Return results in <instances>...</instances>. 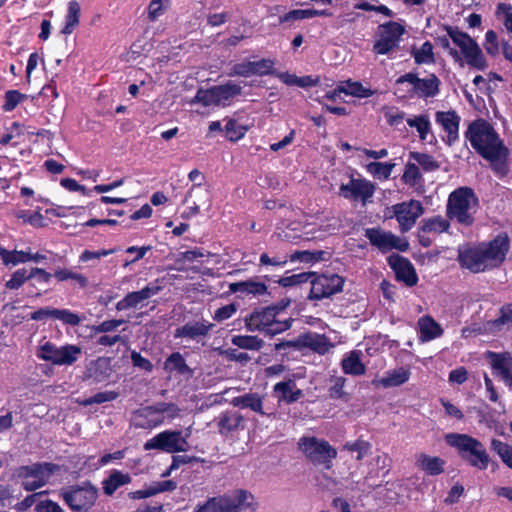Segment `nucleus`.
<instances>
[{
	"mask_svg": "<svg viewBox=\"0 0 512 512\" xmlns=\"http://www.w3.org/2000/svg\"><path fill=\"white\" fill-rule=\"evenodd\" d=\"M275 62L272 59L262 58L258 61H243L232 65L227 73L229 77H251L273 75Z\"/></svg>",
	"mask_w": 512,
	"mask_h": 512,
	"instance_id": "14",
	"label": "nucleus"
},
{
	"mask_svg": "<svg viewBox=\"0 0 512 512\" xmlns=\"http://www.w3.org/2000/svg\"><path fill=\"white\" fill-rule=\"evenodd\" d=\"M163 369L168 373L176 372L182 376H192L193 370L180 352L171 353L164 361Z\"/></svg>",
	"mask_w": 512,
	"mask_h": 512,
	"instance_id": "35",
	"label": "nucleus"
},
{
	"mask_svg": "<svg viewBox=\"0 0 512 512\" xmlns=\"http://www.w3.org/2000/svg\"><path fill=\"white\" fill-rule=\"evenodd\" d=\"M315 274L311 272H301L290 276L281 277L277 282L282 287H293L306 283Z\"/></svg>",
	"mask_w": 512,
	"mask_h": 512,
	"instance_id": "54",
	"label": "nucleus"
},
{
	"mask_svg": "<svg viewBox=\"0 0 512 512\" xmlns=\"http://www.w3.org/2000/svg\"><path fill=\"white\" fill-rule=\"evenodd\" d=\"M392 209L394 216L399 223L400 230L403 233L408 232L424 212L422 203L414 199H411L408 202L395 204Z\"/></svg>",
	"mask_w": 512,
	"mask_h": 512,
	"instance_id": "15",
	"label": "nucleus"
},
{
	"mask_svg": "<svg viewBox=\"0 0 512 512\" xmlns=\"http://www.w3.org/2000/svg\"><path fill=\"white\" fill-rule=\"evenodd\" d=\"M118 396H119V393L116 391H103V392L96 393L95 395L81 401L80 403L83 406H89L92 404H101V403L113 401V400L117 399Z\"/></svg>",
	"mask_w": 512,
	"mask_h": 512,
	"instance_id": "56",
	"label": "nucleus"
},
{
	"mask_svg": "<svg viewBox=\"0 0 512 512\" xmlns=\"http://www.w3.org/2000/svg\"><path fill=\"white\" fill-rule=\"evenodd\" d=\"M160 291V286L148 284L139 291L129 292L123 299L117 302L116 309L122 311L137 307L138 304L158 294Z\"/></svg>",
	"mask_w": 512,
	"mask_h": 512,
	"instance_id": "26",
	"label": "nucleus"
},
{
	"mask_svg": "<svg viewBox=\"0 0 512 512\" xmlns=\"http://www.w3.org/2000/svg\"><path fill=\"white\" fill-rule=\"evenodd\" d=\"M231 404L240 409H250L261 416L271 415L264 411V396L259 393L250 392L236 396L232 398Z\"/></svg>",
	"mask_w": 512,
	"mask_h": 512,
	"instance_id": "28",
	"label": "nucleus"
},
{
	"mask_svg": "<svg viewBox=\"0 0 512 512\" xmlns=\"http://www.w3.org/2000/svg\"><path fill=\"white\" fill-rule=\"evenodd\" d=\"M446 443L457 451L460 459L472 468L486 470L492 462L485 445L477 438L464 433H449L445 436Z\"/></svg>",
	"mask_w": 512,
	"mask_h": 512,
	"instance_id": "3",
	"label": "nucleus"
},
{
	"mask_svg": "<svg viewBox=\"0 0 512 512\" xmlns=\"http://www.w3.org/2000/svg\"><path fill=\"white\" fill-rule=\"evenodd\" d=\"M490 268L500 266L506 259L510 249V239L506 233H499L488 243L481 245Z\"/></svg>",
	"mask_w": 512,
	"mask_h": 512,
	"instance_id": "17",
	"label": "nucleus"
},
{
	"mask_svg": "<svg viewBox=\"0 0 512 512\" xmlns=\"http://www.w3.org/2000/svg\"><path fill=\"white\" fill-rule=\"evenodd\" d=\"M189 443L180 430H164L146 441L145 450H160L167 453L185 452Z\"/></svg>",
	"mask_w": 512,
	"mask_h": 512,
	"instance_id": "9",
	"label": "nucleus"
},
{
	"mask_svg": "<svg viewBox=\"0 0 512 512\" xmlns=\"http://www.w3.org/2000/svg\"><path fill=\"white\" fill-rule=\"evenodd\" d=\"M274 392L278 394L280 400H284L287 403L296 402L302 396V391L296 389V383L292 379L276 383L274 385Z\"/></svg>",
	"mask_w": 512,
	"mask_h": 512,
	"instance_id": "36",
	"label": "nucleus"
},
{
	"mask_svg": "<svg viewBox=\"0 0 512 512\" xmlns=\"http://www.w3.org/2000/svg\"><path fill=\"white\" fill-rule=\"evenodd\" d=\"M170 0H151L148 5V19L152 22L156 21L169 5Z\"/></svg>",
	"mask_w": 512,
	"mask_h": 512,
	"instance_id": "61",
	"label": "nucleus"
},
{
	"mask_svg": "<svg viewBox=\"0 0 512 512\" xmlns=\"http://www.w3.org/2000/svg\"><path fill=\"white\" fill-rule=\"evenodd\" d=\"M126 321L124 319H110L105 320L98 325H93L91 327V336L112 332L117 329L119 326L123 325Z\"/></svg>",
	"mask_w": 512,
	"mask_h": 512,
	"instance_id": "55",
	"label": "nucleus"
},
{
	"mask_svg": "<svg viewBox=\"0 0 512 512\" xmlns=\"http://www.w3.org/2000/svg\"><path fill=\"white\" fill-rule=\"evenodd\" d=\"M464 137L483 159L490 162L491 170L499 177L509 173V149L490 122L477 118L469 123Z\"/></svg>",
	"mask_w": 512,
	"mask_h": 512,
	"instance_id": "1",
	"label": "nucleus"
},
{
	"mask_svg": "<svg viewBox=\"0 0 512 512\" xmlns=\"http://www.w3.org/2000/svg\"><path fill=\"white\" fill-rule=\"evenodd\" d=\"M313 18V8L294 9L279 17V23H287L296 20Z\"/></svg>",
	"mask_w": 512,
	"mask_h": 512,
	"instance_id": "58",
	"label": "nucleus"
},
{
	"mask_svg": "<svg viewBox=\"0 0 512 512\" xmlns=\"http://www.w3.org/2000/svg\"><path fill=\"white\" fill-rule=\"evenodd\" d=\"M275 308L266 306L254 309L245 318V326L250 332H260L266 335L273 317L275 315Z\"/></svg>",
	"mask_w": 512,
	"mask_h": 512,
	"instance_id": "22",
	"label": "nucleus"
},
{
	"mask_svg": "<svg viewBox=\"0 0 512 512\" xmlns=\"http://www.w3.org/2000/svg\"><path fill=\"white\" fill-rule=\"evenodd\" d=\"M81 15L80 4L72 0L68 3L67 13L65 15V23L61 29V33L64 35H70L79 26Z\"/></svg>",
	"mask_w": 512,
	"mask_h": 512,
	"instance_id": "40",
	"label": "nucleus"
},
{
	"mask_svg": "<svg viewBox=\"0 0 512 512\" xmlns=\"http://www.w3.org/2000/svg\"><path fill=\"white\" fill-rule=\"evenodd\" d=\"M212 327L213 324L205 319H201L200 321L187 322L175 330L174 337L197 340L199 338L206 337Z\"/></svg>",
	"mask_w": 512,
	"mask_h": 512,
	"instance_id": "25",
	"label": "nucleus"
},
{
	"mask_svg": "<svg viewBox=\"0 0 512 512\" xmlns=\"http://www.w3.org/2000/svg\"><path fill=\"white\" fill-rule=\"evenodd\" d=\"M442 30L446 34L435 37V41L443 49L448 50L449 55L455 61H460L461 57L459 52L450 46L449 39L460 48L461 54L469 67L479 71H484L488 67L487 60L479 44L467 33L460 31L456 26L448 24L442 25Z\"/></svg>",
	"mask_w": 512,
	"mask_h": 512,
	"instance_id": "2",
	"label": "nucleus"
},
{
	"mask_svg": "<svg viewBox=\"0 0 512 512\" xmlns=\"http://www.w3.org/2000/svg\"><path fill=\"white\" fill-rule=\"evenodd\" d=\"M379 29L380 38L375 41L373 51L379 55H387L398 47L405 28L400 23L388 21L380 25Z\"/></svg>",
	"mask_w": 512,
	"mask_h": 512,
	"instance_id": "11",
	"label": "nucleus"
},
{
	"mask_svg": "<svg viewBox=\"0 0 512 512\" xmlns=\"http://www.w3.org/2000/svg\"><path fill=\"white\" fill-rule=\"evenodd\" d=\"M419 228L423 232L433 233V234H441L447 232L450 228V222L448 219L436 215L430 218L422 219Z\"/></svg>",
	"mask_w": 512,
	"mask_h": 512,
	"instance_id": "42",
	"label": "nucleus"
},
{
	"mask_svg": "<svg viewBox=\"0 0 512 512\" xmlns=\"http://www.w3.org/2000/svg\"><path fill=\"white\" fill-rule=\"evenodd\" d=\"M409 83L412 87L406 91L409 97H418L422 99L434 98L440 93L441 81L434 73L426 78H420L416 73L408 72L399 76L395 84L401 85Z\"/></svg>",
	"mask_w": 512,
	"mask_h": 512,
	"instance_id": "7",
	"label": "nucleus"
},
{
	"mask_svg": "<svg viewBox=\"0 0 512 512\" xmlns=\"http://www.w3.org/2000/svg\"><path fill=\"white\" fill-rule=\"evenodd\" d=\"M445 460L438 456H430L426 453H421L416 460V466L421 471L431 476H437L445 471Z\"/></svg>",
	"mask_w": 512,
	"mask_h": 512,
	"instance_id": "32",
	"label": "nucleus"
},
{
	"mask_svg": "<svg viewBox=\"0 0 512 512\" xmlns=\"http://www.w3.org/2000/svg\"><path fill=\"white\" fill-rule=\"evenodd\" d=\"M419 339L421 342H429L443 334V329L431 316L425 315L418 321Z\"/></svg>",
	"mask_w": 512,
	"mask_h": 512,
	"instance_id": "34",
	"label": "nucleus"
},
{
	"mask_svg": "<svg viewBox=\"0 0 512 512\" xmlns=\"http://www.w3.org/2000/svg\"><path fill=\"white\" fill-rule=\"evenodd\" d=\"M297 345L299 350L308 348L320 355L327 353L330 347L329 340L324 334L311 331L300 334L297 338Z\"/></svg>",
	"mask_w": 512,
	"mask_h": 512,
	"instance_id": "27",
	"label": "nucleus"
},
{
	"mask_svg": "<svg viewBox=\"0 0 512 512\" xmlns=\"http://www.w3.org/2000/svg\"><path fill=\"white\" fill-rule=\"evenodd\" d=\"M56 465L53 463H35L20 468L23 478V487L27 491H34L47 483L48 477L54 473Z\"/></svg>",
	"mask_w": 512,
	"mask_h": 512,
	"instance_id": "12",
	"label": "nucleus"
},
{
	"mask_svg": "<svg viewBox=\"0 0 512 512\" xmlns=\"http://www.w3.org/2000/svg\"><path fill=\"white\" fill-rule=\"evenodd\" d=\"M402 178L403 181L410 186L417 185L422 179L419 167L414 163H407Z\"/></svg>",
	"mask_w": 512,
	"mask_h": 512,
	"instance_id": "59",
	"label": "nucleus"
},
{
	"mask_svg": "<svg viewBox=\"0 0 512 512\" xmlns=\"http://www.w3.org/2000/svg\"><path fill=\"white\" fill-rule=\"evenodd\" d=\"M247 129L240 125L235 119H229L225 124V132L228 140L236 142L244 137Z\"/></svg>",
	"mask_w": 512,
	"mask_h": 512,
	"instance_id": "52",
	"label": "nucleus"
},
{
	"mask_svg": "<svg viewBox=\"0 0 512 512\" xmlns=\"http://www.w3.org/2000/svg\"><path fill=\"white\" fill-rule=\"evenodd\" d=\"M478 205L479 199L471 187H458L448 196L446 216L461 225L471 226L475 221L474 214Z\"/></svg>",
	"mask_w": 512,
	"mask_h": 512,
	"instance_id": "4",
	"label": "nucleus"
},
{
	"mask_svg": "<svg viewBox=\"0 0 512 512\" xmlns=\"http://www.w3.org/2000/svg\"><path fill=\"white\" fill-rule=\"evenodd\" d=\"M221 495L209 497L204 503H199L194 512H220Z\"/></svg>",
	"mask_w": 512,
	"mask_h": 512,
	"instance_id": "62",
	"label": "nucleus"
},
{
	"mask_svg": "<svg viewBox=\"0 0 512 512\" xmlns=\"http://www.w3.org/2000/svg\"><path fill=\"white\" fill-rule=\"evenodd\" d=\"M406 121L408 126L417 130L419 138L422 141L427 139V135L431 130V123L426 115H419L413 118H408Z\"/></svg>",
	"mask_w": 512,
	"mask_h": 512,
	"instance_id": "49",
	"label": "nucleus"
},
{
	"mask_svg": "<svg viewBox=\"0 0 512 512\" xmlns=\"http://www.w3.org/2000/svg\"><path fill=\"white\" fill-rule=\"evenodd\" d=\"M293 319L288 318L285 320H279L277 317H273L271 321V325L269 326V329L267 330V333L265 336L273 337L277 334L283 333L287 330H289L292 326Z\"/></svg>",
	"mask_w": 512,
	"mask_h": 512,
	"instance_id": "60",
	"label": "nucleus"
},
{
	"mask_svg": "<svg viewBox=\"0 0 512 512\" xmlns=\"http://www.w3.org/2000/svg\"><path fill=\"white\" fill-rule=\"evenodd\" d=\"M343 449L350 452H357L356 460L361 461L371 453L372 445L370 442L358 438L355 441H347L343 445Z\"/></svg>",
	"mask_w": 512,
	"mask_h": 512,
	"instance_id": "46",
	"label": "nucleus"
},
{
	"mask_svg": "<svg viewBox=\"0 0 512 512\" xmlns=\"http://www.w3.org/2000/svg\"><path fill=\"white\" fill-rule=\"evenodd\" d=\"M388 264L395 273V278L407 287H414L418 283V275L411 261L399 254L388 257Z\"/></svg>",
	"mask_w": 512,
	"mask_h": 512,
	"instance_id": "19",
	"label": "nucleus"
},
{
	"mask_svg": "<svg viewBox=\"0 0 512 512\" xmlns=\"http://www.w3.org/2000/svg\"><path fill=\"white\" fill-rule=\"evenodd\" d=\"M53 319L59 320L66 325L77 326L81 322V318L77 313L69 309L54 308Z\"/></svg>",
	"mask_w": 512,
	"mask_h": 512,
	"instance_id": "53",
	"label": "nucleus"
},
{
	"mask_svg": "<svg viewBox=\"0 0 512 512\" xmlns=\"http://www.w3.org/2000/svg\"><path fill=\"white\" fill-rule=\"evenodd\" d=\"M132 477L129 473H124L121 470L113 469L107 478L102 481L103 493L106 496H112L122 486L130 484Z\"/></svg>",
	"mask_w": 512,
	"mask_h": 512,
	"instance_id": "31",
	"label": "nucleus"
},
{
	"mask_svg": "<svg viewBox=\"0 0 512 512\" xmlns=\"http://www.w3.org/2000/svg\"><path fill=\"white\" fill-rule=\"evenodd\" d=\"M60 496L73 512H89L98 498V490L90 481H84L62 488Z\"/></svg>",
	"mask_w": 512,
	"mask_h": 512,
	"instance_id": "6",
	"label": "nucleus"
},
{
	"mask_svg": "<svg viewBox=\"0 0 512 512\" xmlns=\"http://www.w3.org/2000/svg\"><path fill=\"white\" fill-rule=\"evenodd\" d=\"M220 512H256L254 496L243 489L221 495Z\"/></svg>",
	"mask_w": 512,
	"mask_h": 512,
	"instance_id": "13",
	"label": "nucleus"
},
{
	"mask_svg": "<svg viewBox=\"0 0 512 512\" xmlns=\"http://www.w3.org/2000/svg\"><path fill=\"white\" fill-rule=\"evenodd\" d=\"M394 166V163L389 162H370L367 164L366 169L375 178L387 180L390 177Z\"/></svg>",
	"mask_w": 512,
	"mask_h": 512,
	"instance_id": "47",
	"label": "nucleus"
},
{
	"mask_svg": "<svg viewBox=\"0 0 512 512\" xmlns=\"http://www.w3.org/2000/svg\"><path fill=\"white\" fill-rule=\"evenodd\" d=\"M308 295L310 300H322L342 291L344 278L338 274L313 276Z\"/></svg>",
	"mask_w": 512,
	"mask_h": 512,
	"instance_id": "10",
	"label": "nucleus"
},
{
	"mask_svg": "<svg viewBox=\"0 0 512 512\" xmlns=\"http://www.w3.org/2000/svg\"><path fill=\"white\" fill-rule=\"evenodd\" d=\"M496 13L497 15H504L503 24L508 33L512 34V5L506 3H499L496 8Z\"/></svg>",
	"mask_w": 512,
	"mask_h": 512,
	"instance_id": "64",
	"label": "nucleus"
},
{
	"mask_svg": "<svg viewBox=\"0 0 512 512\" xmlns=\"http://www.w3.org/2000/svg\"><path fill=\"white\" fill-rule=\"evenodd\" d=\"M27 96L18 90H8L4 95L3 111H13Z\"/></svg>",
	"mask_w": 512,
	"mask_h": 512,
	"instance_id": "51",
	"label": "nucleus"
},
{
	"mask_svg": "<svg viewBox=\"0 0 512 512\" xmlns=\"http://www.w3.org/2000/svg\"><path fill=\"white\" fill-rule=\"evenodd\" d=\"M365 236L370 241L371 245L377 247L382 252L398 249L400 251H406L408 243L404 242L400 244V239L392 233H385L379 229L369 228L365 232Z\"/></svg>",
	"mask_w": 512,
	"mask_h": 512,
	"instance_id": "23",
	"label": "nucleus"
},
{
	"mask_svg": "<svg viewBox=\"0 0 512 512\" xmlns=\"http://www.w3.org/2000/svg\"><path fill=\"white\" fill-rule=\"evenodd\" d=\"M491 450L495 452L508 468L512 469V446L499 439L491 440Z\"/></svg>",
	"mask_w": 512,
	"mask_h": 512,
	"instance_id": "45",
	"label": "nucleus"
},
{
	"mask_svg": "<svg viewBox=\"0 0 512 512\" xmlns=\"http://www.w3.org/2000/svg\"><path fill=\"white\" fill-rule=\"evenodd\" d=\"M409 157L415 160L425 172H432L439 169L440 165L435 158L427 153L412 151Z\"/></svg>",
	"mask_w": 512,
	"mask_h": 512,
	"instance_id": "48",
	"label": "nucleus"
},
{
	"mask_svg": "<svg viewBox=\"0 0 512 512\" xmlns=\"http://www.w3.org/2000/svg\"><path fill=\"white\" fill-rule=\"evenodd\" d=\"M435 121L447 134L446 138L443 139L445 144L453 146L459 140L460 116L455 110L437 111Z\"/></svg>",
	"mask_w": 512,
	"mask_h": 512,
	"instance_id": "20",
	"label": "nucleus"
},
{
	"mask_svg": "<svg viewBox=\"0 0 512 512\" xmlns=\"http://www.w3.org/2000/svg\"><path fill=\"white\" fill-rule=\"evenodd\" d=\"M81 353L82 350L79 346L67 344L57 347L55 344L47 341L39 346L36 356L41 360L61 366L74 364Z\"/></svg>",
	"mask_w": 512,
	"mask_h": 512,
	"instance_id": "8",
	"label": "nucleus"
},
{
	"mask_svg": "<svg viewBox=\"0 0 512 512\" xmlns=\"http://www.w3.org/2000/svg\"><path fill=\"white\" fill-rule=\"evenodd\" d=\"M360 355V351L353 350L342 359L341 367L345 374L353 376L365 374L366 367L362 363Z\"/></svg>",
	"mask_w": 512,
	"mask_h": 512,
	"instance_id": "37",
	"label": "nucleus"
},
{
	"mask_svg": "<svg viewBox=\"0 0 512 512\" xmlns=\"http://www.w3.org/2000/svg\"><path fill=\"white\" fill-rule=\"evenodd\" d=\"M496 326L512 327V303L505 304L500 308L499 317L494 321Z\"/></svg>",
	"mask_w": 512,
	"mask_h": 512,
	"instance_id": "63",
	"label": "nucleus"
},
{
	"mask_svg": "<svg viewBox=\"0 0 512 512\" xmlns=\"http://www.w3.org/2000/svg\"><path fill=\"white\" fill-rule=\"evenodd\" d=\"M112 373L111 358L98 357L87 365V376L96 382H103Z\"/></svg>",
	"mask_w": 512,
	"mask_h": 512,
	"instance_id": "30",
	"label": "nucleus"
},
{
	"mask_svg": "<svg viewBox=\"0 0 512 512\" xmlns=\"http://www.w3.org/2000/svg\"><path fill=\"white\" fill-rule=\"evenodd\" d=\"M193 101L202 104L204 107L217 106L214 86L208 89H198Z\"/></svg>",
	"mask_w": 512,
	"mask_h": 512,
	"instance_id": "57",
	"label": "nucleus"
},
{
	"mask_svg": "<svg viewBox=\"0 0 512 512\" xmlns=\"http://www.w3.org/2000/svg\"><path fill=\"white\" fill-rule=\"evenodd\" d=\"M0 259L5 266L18 265L30 262V252L19 250H7L0 247Z\"/></svg>",
	"mask_w": 512,
	"mask_h": 512,
	"instance_id": "43",
	"label": "nucleus"
},
{
	"mask_svg": "<svg viewBox=\"0 0 512 512\" xmlns=\"http://www.w3.org/2000/svg\"><path fill=\"white\" fill-rule=\"evenodd\" d=\"M491 366L505 385L512 389V357L491 353Z\"/></svg>",
	"mask_w": 512,
	"mask_h": 512,
	"instance_id": "29",
	"label": "nucleus"
},
{
	"mask_svg": "<svg viewBox=\"0 0 512 512\" xmlns=\"http://www.w3.org/2000/svg\"><path fill=\"white\" fill-rule=\"evenodd\" d=\"M410 378V371L405 367L389 370L378 382L384 388L398 387L406 383Z\"/></svg>",
	"mask_w": 512,
	"mask_h": 512,
	"instance_id": "38",
	"label": "nucleus"
},
{
	"mask_svg": "<svg viewBox=\"0 0 512 512\" xmlns=\"http://www.w3.org/2000/svg\"><path fill=\"white\" fill-rule=\"evenodd\" d=\"M337 91L343 92L345 95L354 96L357 98H368L375 94L374 90L366 88L359 81H352L351 79L341 81L337 85Z\"/></svg>",
	"mask_w": 512,
	"mask_h": 512,
	"instance_id": "39",
	"label": "nucleus"
},
{
	"mask_svg": "<svg viewBox=\"0 0 512 512\" xmlns=\"http://www.w3.org/2000/svg\"><path fill=\"white\" fill-rule=\"evenodd\" d=\"M231 343L240 349L253 351H259L264 346V341L255 335H234Z\"/></svg>",
	"mask_w": 512,
	"mask_h": 512,
	"instance_id": "44",
	"label": "nucleus"
},
{
	"mask_svg": "<svg viewBox=\"0 0 512 512\" xmlns=\"http://www.w3.org/2000/svg\"><path fill=\"white\" fill-rule=\"evenodd\" d=\"M298 447L306 459L314 466L329 470L337 457V450L326 440L315 436H303L298 441Z\"/></svg>",
	"mask_w": 512,
	"mask_h": 512,
	"instance_id": "5",
	"label": "nucleus"
},
{
	"mask_svg": "<svg viewBox=\"0 0 512 512\" xmlns=\"http://www.w3.org/2000/svg\"><path fill=\"white\" fill-rule=\"evenodd\" d=\"M458 261L461 267L466 268L473 273H479L491 269L481 245L459 250Z\"/></svg>",
	"mask_w": 512,
	"mask_h": 512,
	"instance_id": "21",
	"label": "nucleus"
},
{
	"mask_svg": "<svg viewBox=\"0 0 512 512\" xmlns=\"http://www.w3.org/2000/svg\"><path fill=\"white\" fill-rule=\"evenodd\" d=\"M375 189V184L365 178H351L349 183L341 184L339 194L345 199L365 204L373 197Z\"/></svg>",
	"mask_w": 512,
	"mask_h": 512,
	"instance_id": "16",
	"label": "nucleus"
},
{
	"mask_svg": "<svg viewBox=\"0 0 512 512\" xmlns=\"http://www.w3.org/2000/svg\"><path fill=\"white\" fill-rule=\"evenodd\" d=\"M30 271L25 268L17 269L11 275V278L6 281L5 288L9 290H18L22 287L27 281L31 280Z\"/></svg>",
	"mask_w": 512,
	"mask_h": 512,
	"instance_id": "50",
	"label": "nucleus"
},
{
	"mask_svg": "<svg viewBox=\"0 0 512 512\" xmlns=\"http://www.w3.org/2000/svg\"><path fill=\"white\" fill-rule=\"evenodd\" d=\"M215 421L219 434L225 437L245 427L243 415L235 410L221 412Z\"/></svg>",
	"mask_w": 512,
	"mask_h": 512,
	"instance_id": "24",
	"label": "nucleus"
},
{
	"mask_svg": "<svg viewBox=\"0 0 512 512\" xmlns=\"http://www.w3.org/2000/svg\"><path fill=\"white\" fill-rule=\"evenodd\" d=\"M411 55L417 65H434L436 63L434 47L430 41H425L419 48L413 47Z\"/></svg>",
	"mask_w": 512,
	"mask_h": 512,
	"instance_id": "41",
	"label": "nucleus"
},
{
	"mask_svg": "<svg viewBox=\"0 0 512 512\" xmlns=\"http://www.w3.org/2000/svg\"><path fill=\"white\" fill-rule=\"evenodd\" d=\"M214 90L217 106L223 107L230 105L231 100L242 93V87L231 80L221 85H215Z\"/></svg>",
	"mask_w": 512,
	"mask_h": 512,
	"instance_id": "33",
	"label": "nucleus"
},
{
	"mask_svg": "<svg viewBox=\"0 0 512 512\" xmlns=\"http://www.w3.org/2000/svg\"><path fill=\"white\" fill-rule=\"evenodd\" d=\"M228 292L234 294L236 299L251 300L268 294V286L255 276L244 281L230 283Z\"/></svg>",
	"mask_w": 512,
	"mask_h": 512,
	"instance_id": "18",
	"label": "nucleus"
}]
</instances>
